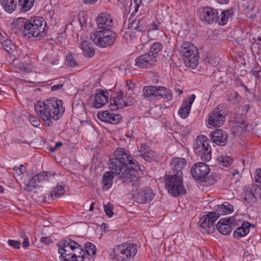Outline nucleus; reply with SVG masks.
Segmentation results:
<instances>
[{"mask_svg":"<svg viewBox=\"0 0 261 261\" xmlns=\"http://www.w3.org/2000/svg\"><path fill=\"white\" fill-rule=\"evenodd\" d=\"M220 164L224 167H229L232 162L233 160L229 156H221L219 158Z\"/></svg>","mask_w":261,"mask_h":261,"instance_id":"obj_39","label":"nucleus"},{"mask_svg":"<svg viewBox=\"0 0 261 261\" xmlns=\"http://www.w3.org/2000/svg\"><path fill=\"white\" fill-rule=\"evenodd\" d=\"M258 70L252 69L251 71V74L255 76H258L259 75V73L261 72V67H258Z\"/></svg>","mask_w":261,"mask_h":261,"instance_id":"obj_60","label":"nucleus"},{"mask_svg":"<svg viewBox=\"0 0 261 261\" xmlns=\"http://www.w3.org/2000/svg\"><path fill=\"white\" fill-rule=\"evenodd\" d=\"M187 165L186 160L182 158H173L170 164L171 171L170 174L172 176L182 178L184 169Z\"/></svg>","mask_w":261,"mask_h":261,"instance_id":"obj_13","label":"nucleus"},{"mask_svg":"<svg viewBox=\"0 0 261 261\" xmlns=\"http://www.w3.org/2000/svg\"><path fill=\"white\" fill-rule=\"evenodd\" d=\"M151 189L149 188L145 187L140 190V191L134 195L135 201L139 203H145L151 201L154 197Z\"/></svg>","mask_w":261,"mask_h":261,"instance_id":"obj_14","label":"nucleus"},{"mask_svg":"<svg viewBox=\"0 0 261 261\" xmlns=\"http://www.w3.org/2000/svg\"><path fill=\"white\" fill-rule=\"evenodd\" d=\"M80 47L83 50L84 55L86 57L91 58L95 54V49L93 47V45L89 41H82Z\"/></svg>","mask_w":261,"mask_h":261,"instance_id":"obj_24","label":"nucleus"},{"mask_svg":"<svg viewBox=\"0 0 261 261\" xmlns=\"http://www.w3.org/2000/svg\"><path fill=\"white\" fill-rule=\"evenodd\" d=\"M233 9L224 10L221 12L220 15H218V21L217 22L220 25L225 24L229 17L233 14Z\"/></svg>","mask_w":261,"mask_h":261,"instance_id":"obj_31","label":"nucleus"},{"mask_svg":"<svg viewBox=\"0 0 261 261\" xmlns=\"http://www.w3.org/2000/svg\"><path fill=\"white\" fill-rule=\"evenodd\" d=\"M3 48L10 55L15 51L16 46L9 39L3 40L1 42Z\"/></svg>","mask_w":261,"mask_h":261,"instance_id":"obj_33","label":"nucleus"},{"mask_svg":"<svg viewBox=\"0 0 261 261\" xmlns=\"http://www.w3.org/2000/svg\"><path fill=\"white\" fill-rule=\"evenodd\" d=\"M19 69L24 73H29L31 71V66L27 63H22L19 66Z\"/></svg>","mask_w":261,"mask_h":261,"instance_id":"obj_48","label":"nucleus"},{"mask_svg":"<svg viewBox=\"0 0 261 261\" xmlns=\"http://www.w3.org/2000/svg\"><path fill=\"white\" fill-rule=\"evenodd\" d=\"M34 0H18V6L21 12L29 11L33 6Z\"/></svg>","mask_w":261,"mask_h":261,"instance_id":"obj_32","label":"nucleus"},{"mask_svg":"<svg viewBox=\"0 0 261 261\" xmlns=\"http://www.w3.org/2000/svg\"><path fill=\"white\" fill-rule=\"evenodd\" d=\"M126 86L127 87L128 91L130 92H133V89L135 87V84L133 83L131 81L127 80L126 81Z\"/></svg>","mask_w":261,"mask_h":261,"instance_id":"obj_54","label":"nucleus"},{"mask_svg":"<svg viewBox=\"0 0 261 261\" xmlns=\"http://www.w3.org/2000/svg\"><path fill=\"white\" fill-rule=\"evenodd\" d=\"M217 219L218 216H216V213L209 212L200 217L198 225L203 233H210L214 231L215 221Z\"/></svg>","mask_w":261,"mask_h":261,"instance_id":"obj_10","label":"nucleus"},{"mask_svg":"<svg viewBox=\"0 0 261 261\" xmlns=\"http://www.w3.org/2000/svg\"><path fill=\"white\" fill-rule=\"evenodd\" d=\"M227 99L233 104H239L241 100V97L238 92L231 91L227 95Z\"/></svg>","mask_w":261,"mask_h":261,"instance_id":"obj_34","label":"nucleus"},{"mask_svg":"<svg viewBox=\"0 0 261 261\" xmlns=\"http://www.w3.org/2000/svg\"><path fill=\"white\" fill-rule=\"evenodd\" d=\"M239 127H240L242 129H243L244 128H245L246 127V123L244 121H242L241 123H240V124L238 125Z\"/></svg>","mask_w":261,"mask_h":261,"instance_id":"obj_62","label":"nucleus"},{"mask_svg":"<svg viewBox=\"0 0 261 261\" xmlns=\"http://www.w3.org/2000/svg\"><path fill=\"white\" fill-rule=\"evenodd\" d=\"M137 246L132 243H124L116 246L113 249V253L118 260H126L134 257L137 253Z\"/></svg>","mask_w":261,"mask_h":261,"instance_id":"obj_9","label":"nucleus"},{"mask_svg":"<svg viewBox=\"0 0 261 261\" xmlns=\"http://www.w3.org/2000/svg\"><path fill=\"white\" fill-rule=\"evenodd\" d=\"M114 156V158L110 159L111 171H107L103 175L102 189L107 190L111 188L115 174L119 180L127 183L132 192L137 191L141 185V178L138 176L137 172L140 169L138 162L122 148L116 149Z\"/></svg>","mask_w":261,"mask_h":261,"instance_id":"obj_1","label":"nucleus"},{"mask_svg":"<svg viewBox=\"0 0 261 261\" xmlns=\"http://www.w3.org/2000/svg\"><path fill=\"white\" fill-rule=\"evenodd\" d=\"M233 211V206L228 202H224L221 205L217 206L216 212H212V213H216V216L218 218L220 215H224L230 214Z\"/></svg>","mask_w":261,"mask_h":261,"instance_id":"obj_25","label":"nucleus"},{"mask_svg":"<svg viewBox=\"0 0 261 261\" xmlns=\"http://www.w3.org/2000/svg\"><path fill=\"white\" fill-rule=\"evenodd\" d=\"M111 109H122L125 107L128 106L126 105V101L123 97V93L122 92L118 93L116 96L113 97L110 100Z\"/></svg>","mask_w":261,"mask_h":261,"instance_id":"obj_22","label":"nucleus"},{"mask_svg":"<svg viewBox=\"0 0 261 261\" xmlns=\"http://www.w3.org/2000/svg\"><path fill=\"white\" fill-rule=\"evenodd\" d=\"M22 247L27 248L30 246V242L28 237H25L22 243Z\"/></svg>","mask_w":261,"mask_h":261,"instance_id":"obj_59","label":"nucleus"},{"mask_svg":"<svg viewBox=\"0 0 261 261\" xmlns=\"http://www.w3.org/2000/svg\"><path fill=\"white\" fill-rule=\"evenodd\" d=\"M197 51V47L190 42L186 41L182 43L180 53L183 58H187L192 53L193 55H196Z\"/></svg>","mask_w":261,"mask_h":261,"instance_id":"obj_21","label":"nucleus"},{"mask_svg":"<svg viewBox=\"0 0 261 261\" xmlns=\"http://www.w3.org/2000/svg\"><path fill=\"white\" fill-rule=\"evenodd\" d=\"M165 178V187L171 195L177 197L186 193L182 183V178L169 174L166 175Z\"/></svg>","mask_w":261,"mask_h":261,"instance_id":"obj_8","label":"nucleus"},{"mask_svg":"<svg viewBox=\"0 0 261 261\" xmlns=\"http://www.w3.org/2000/svg\"><path fill=\"white\" fill-rule=\"evenodd\" d=\"M58 251L62 261H84L86 255L79 243L70 239L59 244Z\"/></svg>","mask_w":261,"mask_h":261,"instance_id":"obj_4","label":"nucleus"},{"mask_svg":"<svg viewBox=\"0 0 261 261\" xmlns=\"http://www.w3.org/2000/svg\"><path fill=\"white\" fill-rule=\"evenodd\" d=\"M150 29L153 30H157L158 29V25H157V24L156 23H152Z\"/></svg>","mask_w":261,"mask_h":261,"instance_id":"obj_64","label":"nucleus"},{"mask_svg":"<svg viewBox=\"0 0 261 261\" xmlns=\"http://www.w3.org/2000/svg\"><path fill=\"white\" fill-rule=\"evenodd\" d=\"M97 116L101 121L112 124H118L122 120L121 115L111 112L109 111L99 112L97 114Z\"/></svg>","mask_w":261,"mask_h":261,"instance_id":"obj_15","label":"nucleus"},{"mask_svg":"<svg viewBox=\"0 0 261 261\" xmlns=\"http://www.w3.org/2000/svg\"><path fill=\"white\" fill-rule=\"evenodd\" d=\"M137 22H138V19L134 20L132 21V22H130L128 24V28L132 30H137L138 25Z\"/></svg>","mask_w":261,"mask_h":261,"instance_id":"obj_53","label":"nucleus"},{"mask_svg":"<svg viewBox=\"0 0 261 261\" xmlns=\"http://www.w3.org/2000/svg\"><path fill=\"white\" fill-rule=\"evenodd\" d=\"M8 243L10 246L14 249H19L21 245L19 241L14 240H9Z\"/></svg>","mask_w":261,"mask_h":261,"instance_id":"obj_49","label":"nucleus"},{"mask_svg":"<svg viewBox=\"0 0 261 261\" xmlns=\"http://www.w3.org/2000/svg\"><path fill=\"white\" fill-rule=\"evenodd\" d=\"M34 110L48 126H53V121L60 119L65 112L63 101L56 98L38 101L35 104Z\"/></svg>","mask_w":261,"mask_h":261,"instance_id":"obj_2","label":"nucleus"},{"mask_svg":"<svg viewBox=\"0 0 261 261\" xmlns=\"http://www.w3.org/2000/svg\"><path fill=\"white\" fill-rule=\"evenodd\" d=\"M98 0H83V2L85 4H93L96 3Z\"/></svg>","mask_w":261,"mask_h":261,"instance_id":"obj_61","label":"nucleus"},{"mask_svg":"<svg viewBox=\"0 0 261 261\" xmlns=\"http://www.w3.org/2000/svg\"><path fill=\"white\" fill-rule=\"evenodd\" d=\"M47 58L50 61V64L53 65L55 64L59 60V57L57 55L53 54L51 56L50 55H47Z\"/></svg>","mask_w":261,"mask_h":261,"instance_id":"obj_50","label":"nucleus"},{"mask_svg":"<svg viewBox=\"0 0 261 261\" xmlns=\"http://www.w3.org/2000/svg\"><path fill=\"white\" fill-rule=\"evenodd\" d=\"M145 58L147 60V64L149 65L150 68L155 66L157 62V58L153 55H151L149 52L144 54Z\"/></svg>","mask_w":261,"mask_h":261,"instance_id":"obj_40","label":"nucleus"},{"mask_svg":"<svg viewBox=\"0 0 261 261\" xmlns=\"http://www.w3.org/2000/svg\"><path fill=\"white\" fill-rule=\"evenodd\" d=\"M209 166L204 163L199 162L195 164L192 167L191 172L192 177L196 180L203 181L206 175L209 173Z\"/></svg>","mask_w":261,"mask_h":261,"instance_id":"obj_12","label":"nucleus"},{"mask_svg":"<svg viewBox=\"0 0 261 261\" xmlns=\"http://www.w3.org/2000/svg\"><path fill=\"white\" fill-rule=\"evenodd\" d=\"M29 119L30 122L35 127H37L40 124V120L36 116L30 115Z\"/></svg>","mask_w":261,"mask_h":261,"instance_id":"obj_47","label":"nucleus"},{"mask_svg":"<svg viewBox=\"0 0 261 261\" xmlns=\"http://www.w3.org/2000/svg\"><path fill=\"white\" fill-rule=\"evenodd\" d=\"M62 145H63V143L62 142H56L55 146V148H56L57 149L58 148L61 147Z\"/></svg>","mask_w":261,"mask_h":261,"instance_id":"obj_63","label":"nucleus"},{"mask_svg":"<svg viewBox=\"0 0 261 261\" xmlns=\"http://www.w3.org/2000/svg\"><path fill=\"white\" fill-rule=\"evenodd\" d=\"M91 39L98 47L112 45L116 40V33L111 29L96 30L91 34Z\"/></svg>","mask_w":261,"mask_h":261,"instance_id":"obj_5","label":"nucleus"},{"mask_svg":"<svg viewBox=\"0 0 261 261\" xmlns=\"http://www.w3.org/2000/svg\"><path fill=\"white\" fill-rule=\"evenodd\" d=\"M230 219H221L216 225L217 230L223 235L229 234L231 231Z\"/></svg>","mask_w":261,"mask_h":261,"instance_id":"obj_20","label":"nucleus"},{"mask_svg":"<svg viewBox=\"0 0 261 261\" xmlns=\"http://www.w3.org/2000/svg\"><path fill=\"white\" fill-rule=\"evenodd\" d=\"M98 30L111 29L113 27V19L106 13H102L96 18Z\"/></svg>","mask_w":261,"mask_h":261,"instance_id":"obj_16","label":"nucleus"},{"mask_svg":"<svg viewBox=\"0 0 261 261\" xmlns=\"http://www.w3.org/2000/svg\"><path fill=\"white\" fill-rule=\"evenodd\" d=\"M137 31L145 32L147 29V22L144 19H138Z\"/></svg>","mask_w":261,"mask_h":261,"instance_id":"obj_45","label":"nucleus"},{"mask_svg":"<svg viewBox=\"0 0 261 261\" xmlns=\"http://www.w3.org/2000/svg\"><path fill=\"white\" fill-rule=\"evenodd\" d=\"M156 99L163 98L168 100L172 99V93L170 89L164 86H156Z\"/></svg>","mask_w":261,"mask_h":261,"instance_id":"obj_26","label":"nucleus"},{"mask_svg":"<svg viewBox=\"0 0 261 261\" xmlns=\"http://www.w3.org/2000/svg\"><path fill=\"white\" fill-rule=\"evenodd\" d=\"M38 176V180H48L49 177L53 176L50 171H43L36 174Z\"/></svg>","mask_w":261,"mask_h":261,"instance_id":"obj_43","label":"nucleus"},{"mask_svg":"<svg viewBox=\"0 0 261 261\" xmlns=\"http://www.w3.org/2000/svg\"><path fill=\"white\" fill-rule=\"evenodd\" d=\"M198 59V51H197L196 55H193L192 53L187 58H184L186 66L192 69H195L197 66Z\"/></svg>","mask_w":261,"mask_h":261,"instance_id":"obj_28","label":"nucleus"},{"mask_svg":"<svg viewBox=\"0 0 261 261\" xmlns=\"http://www.w3.org/2000/svg\"><path fill=\"white\" fill-rule=\"evenodd\" d=\"M40 241L42 243L46 245H48L50 243H52L51 239L49 237H42Z\"/></svg>","mask_w":261,"mask_h":261,"instance_id":"obj_55","label":"nucleus"},{"mask_svg":"<svg viewBox=\"0 0 261 261\" xmlns=\"http://www.w3.org/2000/svg\"><path fill=\"white\" fill-rule=\"evenodd\" d=\"M247 196H248V198H251L252 199L255 198V195L253 192V190L251 188H250L249 187L246 188V196L247 197Z\"/></svg>","mask_w":261,"mask_h":261,"instance_id":"obj_51","label":"nucleus"},{"mask_svg":"<svg viewBox=\"0 0 261 261\" xmlns=\"http://www.w3.org/2000/svg\"><path fill=\"white\" fill-rule=\"evenodd\" d=\"M197 14L200 20L208 24L217 23L218 21V11L209 7L199 8Z\"/></svg>","mask_w":261,"mask_h":261,"instance_id":"obj_11","label":"nucleus"},{"mask_svg":"<svg viewBox=\"0 0 261 261\" xmlns=\"http://www.w3.org/2000/svg\"><path fill=\"white\" fill-rule=\"evenodd\" d=\"M62 87H63V85L61 84L54 85L51 87V90L53 91H57V90L61 89L62 88Z\"/></svg>","mask_w":261,"mask_h":261,"instance_id":"obj_58","label":"nucleus"},{"mask_svg":"<svg viewBox=\"0 0 261 261\" xmlns=\"http://www.w3.org/2000/svg\"><path fill=\"white\" fill-rule=\"evenodd\" d=\"M11 26L28 38L36 37L40 40L45 36L46 22L42 17L35 16L33 20H29L23 17L15 19L11 23Z\"/></svg>","mask_w":261,"mask_h":261,"instance_id":"obj_3","label":"nucleus"},{"mask_svg":"<svg viewBox=\"0 0 261 261\" xmlns=\"http://www.w3.org/2000/svg\"><path fill=\"white\" fill-rule=\"evenodd\" d=\"M141 155L145 161L150 162L156 161L158 158L156 153L151 150H147L143 154H142Z\"/></svg>","mask_w":261,"mask_h":261,"instance_id":"obj_35","label":"nucleus"},{"mask_svg":"<svg viewBox=\"0 0 261 261\" xmlns=\"http://www.w3.org/2000/svg\"><path fill=\"white\" fill-rule=\"evenodd\" d=\"M250 226L254 227L250 222L244 221L241 226L237 228L233 232V236L238 239L242 238L247 235L250 231Z\"/></svg>","mask_w":261,"mask_h":261,"instance_id":"obj_23","label":"nucleus"},{"mask_svg":"<svg viewBox=\"0 0 261 261\" xmlns=\"http://www.w3.org/2000/svg\"><path fill=\"white\" fill-rule=\"evenodd\" d=\"M0 3L5 11L8 13H12L16 7V0H0Z\"/></svg>","mask_w":261,"mask_h":261,"instance_id":"obj_30","label":"nucleus"},{"mask_svg":"<svg viewBox=\"0 0 261 261\" xmlns=\"http://www.w3.org/2000/svg\"><path fill=\"white\" fill-rule=\"evenodd\" d=\"M142 3H143L142 0H139L138 2V3L135 4V10L133 11V12L132 13V15L136 13L138 11L139 8L140 7V5L141 4H142Z\"/></svg>","mask_w":261,"mask_h":261,"instance_id":"obj_57","label":"nucleus"},{"mask_svg":"<svg viewBox=\"0 0 261 261\" xmlns=\"http://www.w3.org/2000/svg\"><path fill=\"white\" fill-rule=\"evenodd\" d=\"M66 61L67 65L68 66L75 67L77 65L76 61L70 53H68L66 56Z\"/></svg>","mask_w":261,"mask_h":261,"instance_id":"obj_44","label":"nucleus"},{"mask_svg":"<svg viewBox=\"0 0 261 261\" xmlns=\"http://www.w3.org/2000/svg\"><path fill=\"white\" fill-rule=\"evenodd\" d=\"M162 49V44L160 42H156L153 43V44L151 46L149 53L154 56V57L157 58L159 55V53L161 51Z\"/></svg>","mask_w":261,"mask_h":261,"instance_id":"obj_36","label":"nucleus"},{"mask_svg":"<svg viewBox=\"0 0 261 261\" xmlns=\"http://www.w3.org/2000/svg\"><path fill=\"white\" fill-rule=\"evenodd\" d=\"M134 95V91L130 92L127 90L124 98V100L126 101V105H128V106H132L134 103V99L135 98Z\"/></svg>","mask_w":261,"mask_h":261,"instance_id":"obj_42","label":"nucleus"},{"mask_svg":"<svg viewBox=\"0 0 261 261\" xmlns=\"http://www.w3.org/2000/svg\"><path fill=\"white\" fill-rule=\"evenodd\" d=\"M105 212L106 214L109 217H111L114 213L113 212V207L110 203H108L107 205H105L103 206Z\"/></svg>","mask_w":261,"mask_h":261,"instance_id":"obj_46","label":"nucleus"},{"mask_svg":"<svg viewBox=\"0 0 261 261\" xmlns=\"http://www.w3.org/2000/svg\"><path fill=\"white\" fill-rule=\"evenodd\" d=\"M254 179L256 182L261 184V169L258 168L256 170Z\"/></svg>","mask_w":261,"mask_h":261,"instance_id":"obj_52","label":"nucleus"},{"mask_svg":"<svg viewBox=\"0 0 261 261\" xmlns=\"http://www.w3.org/2000/svg\"><path fill=\"white\" fill-rule=\"evenodd\" d=\"M37 181H38V176L35 175L28 182L27 184H25V189L27 191L31 192L36 188Z\"/></svg>","mask_w":261,"mask_h":261,"instance_id":"obj_38","label":"nucleus"},{"mask_svg":"<svg viewBox=\"0 0 261 261\" xmlns=\"http://www.w3.org/2000/svg\"><path fill=\"white\" fill-rule=\"evenodd\" d=\"M86 252L89 255H94L96 254V248L95 245L90 242L85 244Z\"/></svg>","mask_w":261,"mask_h":261,"instance_id":"obj_41","label":"nucleus"},{"mask_svg":"<svg viewBox=\"0 0 261 261\" xmlns=\"http://www.w3.org/2000/svg\"><path fill=\"white\" fill-rule=\"evenodd\" d=\"M196 96L194 94H192L187 97L183 102L180 108L178 110V114L179 116L183 119L188 117L190 112L191 106L194 102Z\"/></svg>","mask_w":261,"mask_h":261,"instance_id":"obj_19","label":"nucleus"},{"mask_svg":"<svg viewBox=\"0 0 261 261\" xmlns=\"http://www.w3.org/2000/svg\"><path fill=\"white\" fill-rule=\"evenodd\" d=\"M254 45H257L258 48L261 50V35L257 37L253 43Z\"/></svg>","mask_w":261,"mask_h":261,"instance_id":"obj_56","label":"nucleus"},{"mask_svg":"<svg viewBox=\"0 0 261 261\" xmlns=\"http://www.w3.org/2000/svg\"><path fill=\"white\" fill-rule=\"evenodd\" d=\"M193 148L197 156L202 161L207 162L211 159V147L206 136H198L195 141Z\"/></svg>","mask_w":261,"mask_h":261,"instance_id":"obj_6","label":"nucleus"},{"mask_svg":"<svg viewBox=\"0 0 261 261\" xmlns=\"http://www.w3.org/2000/svg\"><path fill=\"white\" fill-rule=\"evenodd\" d=\"M109 92L102 89H98L94 95L93 107L99 109L102 107L109 100Z\"/></svg>","mask_w":261,"mask_h":261,"instance_id":"obj_18","label":"nucleus"},{"mask_svg":"<svg viewBox=\"0 0 261 261\" xmlns=\"http://www.w3.org/2000/svg\"><path fill=\"white\" fill-rule=\"evenodd\" d=\"M228 113V109L225 103L218 105L210 114L207 123L214 127H220L225 122V117Z\"/></svg>","mask_w":261,"mask_h":261,"instance_id":"obj_7","label":"nucleus"},{"mask_svg":"<svg viewBox=\"0 0 261 261\" xmlns=\"http://www.w3.org/2000/svg\"><path fill=\"white\" fill-rule=\"evenodd\" d=\"M143 96L149 101L156 99V86H146L142 89Z\"/></svg>","mask_w":261,"mask_h":261,"instance_id":"obj_27","label":"nucleus"},{"mask_svg":"<svg viewBox=\"0 0 261 261\" xmlns=\"http://www.w3.org/2000/svg\"><path fill=\"white\" fill-rule=\"evenodd\" d=\"M65 184L63 182L58 183L56 187L54 188L50 193L51 199H55L59 198L61 195H63L65 191Z\"/></svg>","mask_w":261,"mask_h":261,"instance_id":"obj_29","label":"nucleus"},{"mask_svg":"<svg viewBox=\"0 0 261 261\" xmlns=\"http://www.w3.org/2000/svg\"><path fill=\"white\" fill-rule=\"evenodd\" d=\"M136 65L140 68H150L144 54L138 57L136 60Z\"/></svg>","mask_w":261,"mask_h":261,"instance_id":"obj_37","label":"nucleus"},{"mask_svg":"<svg viewBox=\"0 0 261 261\" xmlns=\"http://www.w3.org/2000/svg\"><path fill=\"white\" fill-rule=\"evenodd\" d=\"M227 133L221 129H217L211 134V140L217 145L223 146L227 140Z\"/></svg>","mask_w":261,"mask_h":261,"instance_id":"obj_17","label":"nucleus"}]
</instances>
